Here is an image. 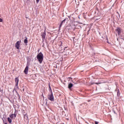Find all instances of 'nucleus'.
Instances as JSON below:
<instances>
[{
	"instance_id": "1",
	"label": "nucleus",
	"mask_w": 124,
	"mask_h": 124,
	"mask_svg": "<svg viewBox=\"0 0 124 124\" xmlns=\"http://www.w3.org/2000/svg\"><path fill=\"white\" fill-rule=\"evenodd\" d=\"M18 84H19V78H15V86L13 91V93H14V92H16V93L17 94V96L18 97V98H20V94H19V93H18L16 90L19 89V86H18Z\"/></svg>"
},
{
	"instance_id": "2",
	"label": "nucleus",
	"mask_w": 124,
	"mask_h": 124,
	"mask_svg": "<svg viewBox=\"0 0 124 124\" xmlns=\"http://www.w3.org/2000/svg\"><path fill=\"white\" fill-rule=\"evenodd\" d=\"M43 54L41 52L37 55V59L38 60L39 63H42V62H43Z\"/></svg>"
},
{
	"instance_id": "3",
	"label": "nucleus",
	"mask_w": 124,
	"mask_h": 124,
	"mask_svg": "<svg viewBox=\"0 0 124 124\" xmlns=\"http://www.w3.org/2000/svg\"><path fill=\"white\" fill-rule=\"evenodd\" d=\"M47 98L49 100H50V101H54V95H53V93H49L47 95Z\"/></svg>"
},
{
	"instance_id": "4",
	"label": "nucleus",
	"mask_w": 124,
	"mask_h": 124,
	"mask_svg": "<svg viewBox=\"0 0 124 124\" xmlns=\"http://www.w3.org/2000/svg\"><path fill=\"white\" fill-rule=\"evenodd\" d=\"M58 46H59L58 50L62 51V41L59 42Z\"/></svg>"
},
{
	"instance_id": "5",
	"label": "nucleus",
	"mask_w": 124,
	"mask_h": 124,
	"mask_svg": "<svg viewBox=\"0 0 124 124\" xmlns=\"http://www.w3.org/2000/svg\"><path fill=\"white\" fill-rule=\"evenodd\" d=\"M42 39L43 40V42H44V39H45V37L46 36V30H45L44 32L41 34Z\"/></svg>"
},
{
	"instance_id": "6",
	"label": "nucleus",
	"mask_w": 124,
	"mask_h": 124,
	"mask_svg": "<svg viewBox=\"0 0 124 124\" xmlns=\"http://www.w3.org/2000/svg\"><path fill=\"white\" fill-rule=\"evenodd\" d=\"M115 31L117 32L118 35H120L121 33H122V29L118 27L116 30Z\"/></svg>"
},
{
	"instance_id": "7",
	"label": "nucleus",
	"mask_w": 124,
	"mask_h": 124,
	"mask_svg": "<svg viewBox=\"0 0 124 124\" xmlns=\"http://www.w3.org/2000/svg\"><path fill=\"white\" fill-rule=\"evenodd\" d=\"M21 44V42L17 41L16 43L15 47L16 48V49H19L20 48V44Z\"/></svg>"
},
{
	"instance_id": "8",
	"label": "nucleus",
	"mask_w": 124,
	"mask_h": 124,
	"mask_svg": "<svg viewBox=\"0 0 124 124\" xmlns=\"http://www.w3.org/2000/svg\"><path fill=\"white\" fill-rule=\"evenodd\" d=\"M64 23H65V19H64L63 20H62L60 23V24L59 25V30H61V28H62V25H63Z\"/></svg>"
},
{
	"instance_id": "9",
	"label": "nucleus",
	"mask_w": 124,
	"mask_h": 124,
	"mask_svg": "<svg viewBox=\"0 0 124 124\" xmlns=\"http://www.w3.org/2000/svg\"><path fill=\"white\" fill-rule=\"evenodd\" d=\"M24 72L25 74H28V72H29V66L28 65L26 67Z\"/></svg>"
},
{
	"instance_id": "10",
	"label": "nucleus",
	"mask_w": 124,
	"mask_h": 124,
	"mask_svg": "<svg viewBox=\"0 0 124 124\" xmlns=\"http://www.w3.org/2000/svg\"><path fill=\"white\" fill-rule=\"evenodd\" d=\"M17 116V114L14 113V114H12L10 115V117L11 119H13L14 118L15 119Z\"/></svg>"
},
{
	"instance_id": "11",
	"label": "nucleus",
	"mask_w": 124,
	"mask_h": 124,
	"mask_svg": "<svg viewBox=\"0 0 124 124\" xmlns=\"http://www.w3.org/2000/svg\"><path fill=\"white\" fill-rule=\"evenodd\" d=\"M68 88L70 90V89H71L72 88V87H73V84L72 83H69L68 84Z\"/></svg>"
},
{
	"instance_id": "12",
	"label": "nucleus",
	"mask_w": 124,
	"mask_h": 124,
	"mask_svg": "<svg viewBox=\"0 0 124 124\" xmlns=\"http://www.w3.org/2000/svg\"><path fill=\"white\" fill-rule=\"evenodd\" d=\"M24 43L25 44H28V38L27 37H25V39H24Z\"/></svg>"
},
{
	"instance_id": "13",
	"label": "nucleus",
	"mask_w": 124,
	"mask_h": 124,
	"mask_svg": "<svg viewBox=\"0 0 124 124\" xmlns=\"http://www.w3.org/2000/svg\"><path fill=\"white\" fill-rule=\"evenodd\" d=\"M48 87H49V92L50 93H53V91H52V89L51 88V86L50 85V84H49Z\"/></svg>"
},
{
	"instance_id": "14",
	"label": "nucleus",
	"mask_w": 124,
	"mask_h": 124,
	"mask_svg": "<svg viewBox=\"0 0 124 124\" xmlns=\"http://www.w3.org/2000/svg\"><path fill=\"white\" fill-rule=\"evenodd\" d=\"M8 121L9 122V124H11V123H12V120L9 117L8 118Z\"/></svg>"
},
{
	"instance_id": "15",
	"label": "nucleus",
	"mask_w": 124,
	"mask_h": 124,
	"mask_svg": "<svg viewBox=\"0 0 124 124\" xmlns=\"http://www.w3.org/2000/svg\"><path fill=\"white\" fill-rule=\"evenodd\" d=\"M121 93H120V90L118 89L117 92V96H120Z\"/></svg>"
},
{
	"instance_id": "16",
	"label": "nucleus",
	"mask_w": 124,
	"mask_h": 124,
	"mask_svg": "<svg viewBox=\"0 0 124 124\" xmlns=\"http://www.w3.org/2000/svg\"><path fill=\"white\" fill-rule=\"evenodd\" d=\"M93 84H95L96 85H98V84H100V83H92L91 84L92 85H93Z\"/></svg>"
},
{
	"instance_id": "17",
	"label": "nucleus",
	"mask_w": 124,
	"mask_h": 124,
	"mask_svg": "<svg viewBox=\"0 0 124 124\" xmlns=\"http://www.w3.org/2000/svg\"><path fill=\"white\" fill-rule=\"evenodd\" d=\"M39 0H36V3H38L39 2Z\"/></svg>"
},
{
	"instance_id": "18",
	"label": "nucleus",
	"mask_w": 124,
	"mask_h": 124,
	"mask_svg": "<svg viewBox=\"0 0 124 124\" xmlns=\"http://www.w3.org/2000/svg\"><path fill=\"white\" fill-rule=\"evenodd\" d=\"M2 21H3V20L2 19V18H0V22H2Z\"/></svg>"
},
{
	"instance_id": "19",
	"label": "nucleus",
	"mask_w": 124,
	"mask_h": 124,
	"mask_svg": "<svg viewBox=\"0 0 124 124\" xmlns=\"http://www.w3.org/2000/svg\"><path fill=\"white\" fill-rule=\"evenodd\" d=\"M95 124H98V122L95 121Z\"/></svg>"
},
{
	"instance_id": "20",
	"label": "nucleus",
	"mask_w": 124,
	"mask_h": 124,
	"mask_svg": "<svg viewBox=\"0 0 124 124\" xmlns=\"http://www.w3.org/2000/svg\"><path fill=\"white\" fill-rule=\"evenodd\" d=\"M113 112L114 114H116V111H115V110H113Z\"/></svg>"
},
{
	"instance_id": "21",
	"label": "nucleus",
	"mask_w": 124,
	"mask_h": 124,
	"mask_svg": "<svg viewBox=\"0 0 124 124\" xmlns=\"http://www.w3.org/2000/svg\"><path fill=\"white\" fill-rule=\"evenodd\" d=\"M97 20H99V18H96V21H97Z\"/></svg>"
},
{
	"instance_id": "22",
	"label": "nucleus",
	"mask_w": 124,
	"mask_h": 124,
	"mask_svg": "<svg viewBox=\"0 0 124 124\" xmlns=\"http://www.w3.org/2000/svg\"><path fill=\"white\" fill-rule=\"evenodd\" d=\"M67 48V47H65L64 49V50H65V48Z\"/></svg>"
},
{
	"instance_id": "23",
	"label": "nucleus",
	"mask_w": 124,
	"mask_h": 124,
	"mask_svg": "<svg viewBox=\"0 0 124 124\" xmlns=\"http://www.w3.org/2000/svg\"><path fill=\"white\" fill-rule=\"evenodd\" d=\"M42 95H43V97L44 98V96H43V94H42Z\"/></svg>"
},
{
	"instance_id": "24",
	"label": "nucleus",
	"mask_w": 124,
	"mask_h": 124,
	"mask_svg": "<svg viewBox=\"0 0 124 124\" xmlns=\"http://www.w3.org/2000/svg\"><path fill=\"white\" fill-rule=\"evenodd\" d=\"M23 91L24 92V89H23Z\"/></svg>"
}]
</instances>
